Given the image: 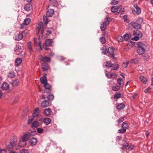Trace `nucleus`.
<instances>
[{"instance_id":"f257e3e1","label":"nucleus","mask_w":153,"mask_h":153,"mask_svg":"<svg viewBox=\"0 0 153 153\" xmlns=\"http://www.w3.org/2000/svg\"><path fill=\"white\" fill-rule=\"evenodd\" d=\"M137 45L138 47V48L137 50V53L139 55L143 54L144 53L146 48V45L141 42H138L137 43Z\"/></svg>"},{"instance_id":"f03ea898","label":"nucleus","mask_w":153,"mask_h":153,"mask_svg":"<svg viewBox=\"0 0 153 153\" xmlns=\"http://www.w3.org/2000/svg\"><path fill=\"white\" fill-rule=\"evenodd\" d=\"M31 134L30 133H27L24 135L22 137V139L19 141V143H18V145L19 147L24 146L21 145L20 144V143L21 142H25L27 141L28 139L30 137Z\"/></svg>"},{"instance_id":"7ed1b4c3","label":"nucleus","mask_w":153,"mask_h":153,"mask_svg":"<svg viewBox=\"0 0 153 153\" xmlns=\"http://www.w3.org/2000/svg\"><path fill=\"white\" fill-rule=\"evenodd\" d=\"M40 38L39 36L38 38H35L34 39V45L38 48H37L38 51H40L42 50L41 46V42L40 40Z\"/></svg>"},{"instance_id":"20e7f679","label":"nucleus","mask_w":153,"mask_h":153,"mask_svg":"<svg viewBox=\"0 0 153 153\" xmlns=\"http://www.w3.org/2000/svg\"><path fill=\"white\" fill-rule=\"evenodd\" d=\"M37 31L36 33L38 35L39 33L42 34L44 31V28L42 22H39L37 26Z\"/></svg>"},{"instance_id":"39448f33","label":"nucleus","mask_w":153,"mask_h":153,"mask_svg":"<svg viewBox=\"0 0 153 153\" xmlns=\"http://www.w3.org/2000/svg\"><path fill=\"white\" fill-rule=\"evenodd\" d=\"M39 59L40 61L45 62H50L51 61V58L47 56L43 57V56L41 55L39 56Z\"/></svg>"},{"instance_id":"423d86ee","label":"nucleus","mask_w":153,"mask_h":153,"mask_svg":"<svg viewBox=\"0 0 153 153\" xmlns=\"http://www.w3.org/2000/svg\"><path fill=\"white\" fill-rule=\"evenodd\" d=\"M109 18H106L105 23L103 22L102 24H101L100 25V29L102 31H104L105 30L106 28V25L109 24Z\"/></svg>"},{"instance_id":"0eeeda50","label":"nucleus","mask_w":153,"mask_h":153,"mask_svg":"<svg viewBox=\"0 0 153 153\" xmlns=\"http://www.w3.org/2000/svg\"><path fill=\"white\" fill-rule=\"evenodd\" d=\"M121 10V8L118 7L117 6L112 7L111 8V10L112 12L114 13L115 14H118Z\"/></svg>"},{"instance_id":"6e6552de","label":"nucleus","mask_w":153,"mask_h":153,"mask_svg":"<svg viewBox=\"0 0 153 153\" xmlns=\"http://www.w3.org/2000/svg\"><path fill=\"white\" fill-rule=\"evenodd\" d=\"M44 86L45 88V89L44 91L45 93H48V94H50L51 93V91L50 89L51 88V85L48 84L47 82H46L44 84Z\"/></svg>"},{"instance_id":"1a4fd4ad","label":"nucleus","mask_w":153,"mask_h":153,"mask_svg":"<svg viewBox=\"0 0 153 153\" xmlns=\"http://www.w3.org/2000/svg\"><path fill=\"white\" fill-rule=\"evenodd\" d=\"M130 24L132 25L134 28L138 29L141 28V26L140 25L132 21L130 23Z\"/></svg>"},{"instance_id":"9d476101","label":"nucleus","mask_w":153,"mask_h":153,"mask_svg":"<svg viewBox=\"0 0 153 153\" xmlns=\"http://www.w3.org/2000/svg\"><path fill=\"white\" fill-rule=\"evenodd\" d=\"M108 52L110 55L111 57L115 59H117L116 58L114 57V52L113 49L112 48H109L108 49Z\"/></svg>"},{"instance_id":"9b49d317","label":"nucleus","mask_w":153,"mask_h":153,"mask_svg":"<svg viewBox=\"0 0 153 153\" xmlns=\"http://www.w3.org/2000/svg\"><path fill=\"white\" fill-rule=\"evenodd\" d=\"M52 111L50 108L45 109L43 112L44 115L46 117H48L51 114Z\"/></svg>"},{"instance_id":"f8f14e48","label":"nucleus","mask_w":153,"mask_h":153,"mask_svg":"<svg viewBox=\"0 0 153 153\" xmlns=\"http://www.w3.org/2000/svg\"><path fill=\"white\" fill-rule=\"evenodd\" d=\"M10 143L12 146L13 148L16 147L17 145V140L15 137L11 139L10 141Z\"/></svg>"},{"instance_id":"ddd939ff","label":"nucleus","mask_w":153,"mask_h":153,"mask_svg":"<svg viewBox=\"0 0 153 153\" xmlns=\"http://www.w3.org/2000/svg\"><path fill=\"white\" fill-rule=\"evenodd\" d=\"M23 34L20 33L17 34L15 36V39L16 40H20L23 38Z\"/></svg>"},{"instance_id":"4468645a","label":"nucleus","mask_w":153,"mask_h":153,"mask_svg":"<svg viewBox=\"0 0 153 153\" xmlns=\"http://www.w3.org/2000/svg\"><path fill=\"white\" fill-rule=\"evenodd\" d=\"M105 75L108 78H111L112 79H114L116 78V76L115 74L111 73L109 74L107 71H105Z\"/></svg>"},{"instance_id":"2eb2a0df","label":"nucleus","mask_w":153,"mask_h":153,"mask_svg":"<svg viewBox=\"0 0 153 153\" xmlns=\"http://www.w3.org/2000/svg\"><path fill=\"white\" fill-rule=\"evenodd\" d=\"M38 142V140L36 138L33 137L30 140V143L33 146H35Z\"/></svg>"},{"instance_id":"dca6fc26","label":"nucleus","mask_w":153,"mask_h":153,"mask_svg":"<svg viewBox=\"0 0 153 153\" xmlns=\"http://www.w3.org/2000/svg\"><path fill=\"white\" fill-rule=\"evenodd\" d=\"M24 8L25 10L29 11L32 10V5L30 4H27L25 5Z\"/></svg>"},{"instance_id":"f3484780","label":"nucleus","mask_w":153,"mask_h":153,"mask_svg":"<svg viewBox=\"0 0 153 153\" xmlns=\"http://www.w3.org/2000/svg\"><path fill=\"white\" fill-rule=\"evenodd\" d=\"M140 79L141 81L144 84H146L148 81V79L144 76L141 75L140 76Z\"/></svg>"},{"instance_id":"a211bd4d","label":"nucleus","mask_w":153,"mask_h":153,"mask_svg":"<svg viewBox=\"0 0 153 153\" xmlns=\"http://www.w3.org/2000/svg\"><path fill=\"white\" fill-rule=\"evenodd\" d=\"M46 74H45L43 76V77H41L40 79V81L41 83L42 84H44L47 82L46 80Z\"/></svg>"},{"instance_id":"6ab92c4d","label":"nucleus","mask_w":153,"mask_h":153,"mask_svg":"<svg viewBox=\"0 0 153 153\" xmlns=\"http://www.w3.org/2000/svg\"><path fill=\"white\" fill-rule=\"evenodd\" d=\"M54 11L53 10L51 9L48 10L47 12V16L49 17H52L54 14Z\"/></svg>"},{"instance_id":"aec40b11","label":"nucleus","mask_w":153,"mask_h":153,"mask_svg":"<svg viewBox=\"0 0 153 153\" xmlns=\"http://www.w3.org/2000/svg\"><path fill=\"white\" fill-rule=\"evenodd\" d=\"M42 67L44 71H46L48 69L49 66L47 63L44 62L42 64Z\"/></svg>"},{"instance_id":"412c9836","label":"nucleus","mask_w":153,"mask_h":153,"mask_svg":"<svg viewBox=\"0 0 153 153\" xmlns=\"http://www.w3.org/2000/svg\"><path fill=\"white\" fill-rule=\"evenodd\" d=\"M41 106L43 108H46L49 106V102L46 100L42 102L41 103Z\"/></svg>"},{"instance_id":"4be33fe9","label":"nucleus","mask_w":153,"mask_h":153,"mask_svg":"<svg viewBox=\"0 0 153 153\" xmlns=\"http://www.w3.org/2000/svg\"><path fill=\"white\" fill-rule=\"evenodd\" d=\"M9 87V84L7 82H4L1 86V88L3 90L8 89Z\"/></svg>"},{"instance_id":"5701e85b","label":"nucleus","mask_w":153,"mask_h":153,"mask_svg":"<svg viewBox=\"0 0 153 153\" xmlns=\"http://www.w3.org/2000/svg\"><path fill=\"white\" fill-rule=\"evenodd\" d=\"M22 59L20 58H17L15 60V65L17 66H19L22 63Z\"/></svg>"},{"instance_id":"b1692460","label":"nucleus","mask_w":153,"mask_h":153,"mask_svg":"<svg viewBox=\"0 0 153 153\" xmlns=\"http://www.w3.org/2000/svg\"><path fill=\"white\" fill-rule=\"evenodd\" d=\"M125 107V105L123 103H121L117 105L116 107L117 109L121 110L123 109Z\"/></svg>"},{"instance_id":"393cba45","label":"nucleus","mask_w":153,"mask_h":153,"mask_svg":"<svg viewBox=\"0 0 153 153\" xmlns=\"http://www.w3.org/2000/svg\"><path fill=\"white\" fill-rule=\"evenodd\" d=\"M134 7L136 10L137 14V15L140 14L141 12V9L140 8L138 7L137 4H134Z\"/></svg>"},{"instance_id":"a878e982","label":"nucleus","mask_w":153,"mask_h":153,"mask_svg":"<svg viewBox=\"0 0 153 153\" xmlns=\"http://www.w3.org/2000/svg\"><path fill=\"white\" fill-rule=\"evenodd\" d=\"M52 41L51 39H49L46 40L45 42V45L47 46H51L52 45Z\"/></svg>"},{"instance_id":"bb28decb","label":"nucleus","mask_w":153,"mask_h":153,"mask_svg":"<svg viewBox=\"0 0 153 153\" xmlns=\"http://www.w3.org/2000/svg\"><path fill=\"white\" fill-rule=\"evenodd\" d=\"M51 122V119L48 118H45L43 120V122L46 125H48L50 124Z\"/></svg>"},{"instance_id":"cd10ccee","label":"nucleus","mask_w":153,"mask_h":153,"mask_svg":"<svg viewBox=\"0 0 153 153\" xmlns=\"http://www.w3.org/2000/svg\"><path fill=\"white\" fill-rule=\"evenodd\" d=\"M39 126V123L37 121H35L31 124L32 128H36Z\"/></svg>"},{"instance_id":"c85d7f7f","label":"nucleus","mask_w":153,"mask_h":153,"mask_svg":"<svg viewBox=\"0 0 153 153\" xmlns=\"http://www.w3.org/2000/svg\"><path fill=\"white\" fill-rule=\"evenodd\" d=\"M117 82L119 84L120 86L122 87L124 85V83L123 81L122 80L121 78H119L117 79Z\"/></svg>"},{"instance_id":"c756f323","label":"nucleus","mask_w":153,"mask_h":153,"mask_svg":"<svg viewBox=\"0 0 153 153\" xmlns=\"http://www.w3.org/2000/svg\"><path fill=\"white\" fill-rule=\"evenodd\" d=\"M34 116H31L29 117L28 119L27 124H30L32 123V121L34 120Z\"/></svg>"},{"instance_id":"7c9ffc66","label":"nucleus","mask_w":153,"mask_h":153,"mask_svg":"<svg viewBox=\"0 0 153 153\" xmlns=\"http://www.w3.org/2000/svg\"><path fill=\"white\" fill-rule=\"evenodd\" d=\"M134 35H137L140 37H141L142 36V34L138 30H134Z\"/></svg>"},{"instance_id":"2f4dec72","label":"nucleus","mask_w":153,"mask_h":153,"mask_svg":"<svg viewBox=\"0 0 153 153\" xmlns=\"http://www.w3.org/2000/svg\"><path fill=\"white\" fill-rule=\"evenodd\" d=\"M21 46L19 45H16L14 48V51L15 52H18L21 49Z\"/></svg>"},{"instance_id":"473e14b6","label":"nucleus","mask_w":153,"mask_h":153,"mask_svg":"<svg viewBox=\"0 0 153 153\" xmlns=\"http://www.w3.org/2000/svg\"><path fill=\"white\" fill-rule=\"evenodd\" d=\"M5 146L7 149L8 151H11L12 150L13 148V147L10 143V144L8 145L6 144Z\"/></svg>"},{"instance_id":"72a5a7b5","label":"nucleus","mask_w":153,"mask_h":153,"mask_svg":"<svg viewBox=\"0 0 153 153\" xmlns=\"http://www.w3.org/2000/svg\"><path fill=\"white\" fill-rule=\"evenodd\" d=\"M19 84V80L18 79H16L13 80L12 83L13 86H16Z\"/></svg>"},{"instance_id":"f704fd0d","label":"nucleus","mask_w":153,"mask_h":153,"mask_svg":"<svg viewBox=\"0 0 153 153\" xmlns=\"http://www.w3.org/2000/svg\"><path fill=\"white\" fill-rule=\"evenodd\" d=\"M122 127L123 129H124L126 130V129L128 128V126L127 123L124 122L122 125Z\"/></svg>"},{"instance_id":"c9c22d12","label":"nucleus","mask_w":153,"mask_h":153,"mask_svg":"<svg viewBox=\"0 0 153 153\" xmlns=\"http://www.w3.org/2000/svg\"><path fill=\"white\" fill-rule=\"evenodd\" d=\"M120 86L117 85L113 86L112 87V90L114 91H117L120 90Z\"/></svg>"},{"instance_id":"e433bc0d","label":"nucleus","mask_w":153,"mask_h":153,"mask_svg":"<svg viewBox=\"0 0 153 153\" xmlns=\"http://www.w3.org/2000/svg\"><path fill=\"white\" fill-rule=\"evenodd\" d=\"M30 22V19L29 18H27L24 20L23 24L25 25H27L29 24Z\"/></svg>"},{"instance_id":"4c0bfd02","label":"nucleus","mask_w":153,"mask_h":153,"mask_svg":"<svg viewBox=\"0 0 153 153\" xmlns=\"http://www.w3.org/2000/svg\"><path fill=\"white\" fill-rule=\"evenodd\" d=\"M121 96V94L120 93H117L115 94L114 96V99H117L120 98Z\"/></svg>"},{"instance_id":"58836bf2","label":"nucleus","mask_w":153,"mask_h":153,"mask_svg":"<svg viewBox=\"0 0 153 153\" xmlns=\"http://www.w3.org/2000/svg\"><path fill=\"white\" fill-rule=\"evenodd\" d=\"M54 96L53 94L49 95L47 97L48 100L50 101H52L54 99Z\"/></svg>"},{"instance_id":"ea45409f","label":"nucleus","mask_w":153,"mask_h":153,"mask_svg":"<svg viewBox=\"0 0 153 153\" xmlns=\"http://www.w3.org/2000/svg\"><path fill=\"white\" fill-rule=\"evenodd\" d=\"M43 21L45 24H47L48 22V19L47 16H44L43 17Z\"/></svg>"},{"instance_id":"a19ab883","label":"nucleus","mask_w":153,"mask_h":153,"mask_svg":"<svg viewBox=\"0 0 153 153\" xmlns=\"http://www.w3.org/2000/svg\"><path fill=\"white\" fill-rule=\"evenodd\" d=\"M117 40L119 42H122L123 41L124 38L122 36H119L117 37Z\"/></svg>"},{"instance_id":"79ce46f5","label":"nucleus","mask_w":153,"mask_h":153,"mask_svg":"<svg viewBox=\"0 0 153 153\" xmlns=\"http://www.w3.org/2000/svg\"><path fill=\"white\" fill-rule=\"evenodd\" d=\"M129 36L128 33H126L123 35V38L126 41H127L129 39Z\"/></svg>"},{"instance_id":"37998d69","label":"nucleus","mask_w":153,"mask_h":153,"mask_svg":"<svg viewBox=\"0 0 153 153\" xmlns=\"http://www.w3.org/2000/svg\"><path fill=\"white\" fill-rule=\"evenodd\" d=\"M100 41L102 44H104L106 42V39L105 38L103 37H101L100 38Z\"/></svg>"},{"instance_id":"c03bdc74","label":"nucleus","mask_w":153,"mask_h":153,"mask_svg":"<svg viewBox=\"0 0 153 153\" xmlns=\"http://www.w3.org/2000/svg\"><path fill=\"white\" fill-rule=\"evenodd\" d=\"M15 76V74L13 72H10L8 75V77L11 78L14 77Z\"/></svg>"},{"instance_id":"a18cd8bd","label":"nucleus","mask_w":153,"mask_h":153,"mask_svg":"<svg viewBox=\"0 0 153 153\" xmlns=\"http://www.w3.org/2000/svg\"><path fill=\"white\" fill-rule=\"evenodd\" d=\"M113 65V64L111 63L110 62H106L105 66L107 67H111Z\"/></svg>"},{"instance_id":"49530a36","label":"nucleus","mask_w":153,"mask_h":153,"mask_svg":"<svg viewBox=\"0 0 153 153\" xmlns=\"http://www.w3.org/2000/svg\"><path fill=\"white\" fill-rule=\"evenodd\" d=\"M44 130L43 129L39 128H37V131L38 133L41 134L43 133Z\"/></svg>"},{"instance_id":"de8ad7c7","label":"nucleus","mask_w":153,"mask_h":153,"mask_svg":"<svg viewBox=\"0 0 153 153\" xmlns=\"http://www.w3.org/2000/svg\"><path fill=\"white\" fill-rule=\"evenodd\" d=\"M51 1V3L52 4V5L54 6H56L57 5V2L55 0H53L52 1Z\"/></svg>"},{"instance_id":"09e8293b","label":"nucleus","mask_w":153,"mask_h":153,"mask_svg":"<svg viewBox=\"0 0 153 153\" xmlns=\"http://www.w3.org/2000/svg\"><path fill=\"white\" fill-rule=\"evenodd\" d=\"M124 120V118L121 117L119 118L117 120L118 123H120Z\"/></svg>"},{"instance_id":"8fccbe9b","label":"nucleus","mask_w":153,"mask_h":153,"mask_svg":"<svg viewBox=\"0 0 153 153\" xmlns=\"http://www.w3.org/2000/svg\"><path fill=\"white\" fill-rule=\"evenodd\" d=\"M128 146V143H126L125 144H124L123 146L121 149H124L127 148Z\"/></svg>"},{"instance_id":"3c124183","label":"nucleus","mask_w":153,"mask_h":153,"mask_svg":"<svg viewBox=\"0 0 153 153\" xmlns=\"http://www.w3.org/2000/svg\"><path fill=\"white\" fill-rule=\"evenodd\" d=\"M129 64V62H124L122 64V66L123 67L126 68L128 66V64Z\"/></svg>"},{"instance_id":"603ef678","label":"nucleus","mask_w":153,"mask_h":153,"mask_svg":"<svg viewBox=\"0 0 153 153\" xmlns=\"http://www.w3.org/2000/svg\"><path fill=\"white\" fill-rule=\"evenodd\" d=\"M31 42H29L28 44V48L29 49L30 51H32V48L31 47Z\"/></svg>"},{"instance_id":"864d4df0","label":"nucleus","mask_w":153,"mask_h":153,"mask_svg":"<svg viewBox=\"0 0 153 153\" xmlns=\"http://www.w3.org/2000/svg\"><path fill=\"white\" fill-rule=\"evenodd\" d=\"M119 68V66L118 64H116L115 65H114L113 66V68H112V69L113 70H117Z\"/></svg>"},{"instance_id":"5fc2aeb1","label":"nucleus","mask_w":153,"mask_h":153,"mask_svg":"<svg viewBox=\"0 0 153 153\" xmlns=\"http://www.w3.org/2000/svg\"><path fill=\"white\" fill-rule=\"evenodd\" d=\"M118 131H119V133H123L126 132V130L125 129L123 128V129L118 130Z\"/></svg>"},{"instance_id":"6e6d98bb","label":"nucleus","mask_w":153,"mask_h":153,"mask_svg":"<svg viewBox=\"0 0 153 153\" xmlns=\"http://www.w3.org/2000/svg\"><path fill=\"white\" fill-rule=\"evenodd\" d=\"M20 153H28V151L27 149H23L21 151Z\"/></svg>"},{"instance_id":"4d7b16f0","label":"nucleus","mask_w":153,"mask_h":153,"mask_svg":"<svg viewBox=\"0 0 153 153\" xmlns=\"http://www.w3.org/2000/svg\"><path fill=\"white\" fill-rule=\"evenodd\" d=\"M102 53L103 54H105L108 53V51L106 49H102Z\"/></svg>"},{"instance_id":"13d9d810","label":"nucleus","mask_w":153,"mask_h":153,"mask_svg":"<svg viewBox=\"0 0 153 153\" xmlns=\"http://www.w3.org/2000/svg\"><path fill=\"white\" fill-rule=\"evenodd\" d=\"M39 110V108H36L34 111V112L33 114H35L36 113L38 112Z\"/></svg>"},{"instance_id":"bf43d9fd","label":"nucleus","mask_w":153,"mask_h":153,"mask_svg":"<svg viewBox=\"0 0 153 153\" xmlns=\"http://www.w3.org/2000/svg\"><path fill=\"white\" fill-rule=\"evenodd\" d=\"M118 1H115V0H113L111 2V4L112 5L116 4L117 3Z\"/></svg>"},{"instance_id":"052dcab7","label":"nucleus","mask_w":153,"mask_h":153,"mask_svg":"<svg viewBox=\"0 0 153 153\" xmlns=\"http://www.w3.org/2000/svg\"><path fill=\"white\" fill-rule=\"evenodd\" d=\"M139 39V37L138 36H134L132 39L133 40H134L135 41H137Z\"/></svg>"},{"instance_id":"680f3d73","label":"nucleus","mask_w":153,"mask_h":153,"mask_svg":"<svg viewBox=\"0 0 153 153\" xmlns=\"http://www.w3.org/2000/svg\"><path fill=\"white\" fill-rule=\"evenodd\" d=\"M131 63H135L137 62V60L136 59H132L131 60Z\"/></svg>"},{"instance_id":"e2e57ef3","label":"nucleus","mask_w":153,"mask_h":153,"mask_svg":"<svg viewBox=\"0 0 153 153\" xmlns=\"http://www.w3.org/2000/svg\"><path fill=\"white\" fill-rule=\"evenodd\" d=\"M48 46H46L45 45H44L43 48L45 50H48L49 49V48H48Z\"/></svg>"},{"instance_id":"0e129e2a","label":"nucleus","mask_w":153,"mask_h":153,"mask_svg":"<svg viewBox=\"0 0 153 153\" xmlns=\"http://www.w3.org/2000/svg\"><path fill=\"white\" fill-rule=\"evenodd\" d=\"M137 21H140V22H143V19L142 18H139L137 19Z\"/></svg>"},{"instance_id":"69168bd1","label":"nucleus","mask_w":153,"mask_h":153,"mask_svg":"<svg viewBox=\"0 0 153 153\" xmlns=\"http://www.w3.org/2000/svg\"><path fill=\"white\" fill-rule=\"evenodd\" d=\"M116 138L118 140H120L122 138V137L121 136H117V137Z\"/></svg>"},{"instance_id":"338daca9","label":"nucleus","mask_w":153,"mask_h":153,"mask_svg":"<svg viewBox=\"0 0 153 153\" xmlns=\"http://www.w3.org/2000/svg\"><path fill=\"white\" fill-rule=\"evenodd\" d=\"M51 33V32L50 30H48L47 31V32L46 33L47 35H49V34H50Z\"/></svg>"},{"instance_id":"774afa93","label":"nucleus","mask_w":153,"mask_h":153,"mask_svg":"<svg viewBox=\"0 0 153 153\" xmlns=\"http://www.w3.org/2000/svg\"><path fill=\"white\" fill-rule=\"evenodd\" d=\"M132 13L134 14H137V12L136 10H133L132 11Z\"/></svg>"}]
</instances>
